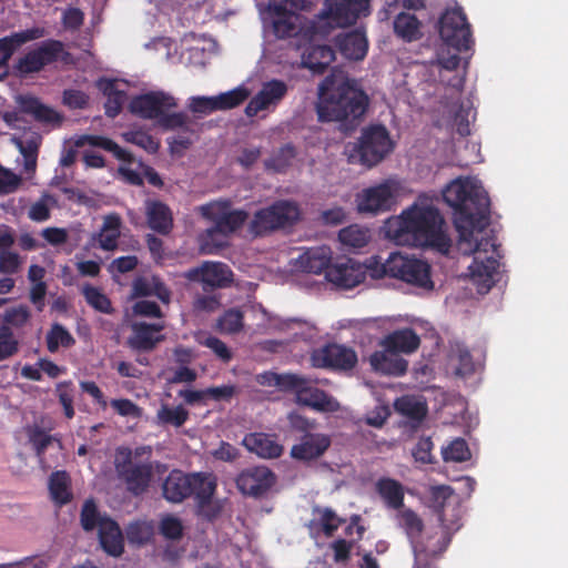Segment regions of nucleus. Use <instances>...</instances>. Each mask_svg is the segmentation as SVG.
<instances>
[{
    "instance_id": "obj_33",
    "label": "nucleus",
    "mask_w": 568,
    "mask_h": 568,
    "mask_svg": "<svg viewBox=\"0 0 568 568\" xmlns=\"http://www.w3.org/2000/svg\"><path fill=\"white\" fill-rule=\"evenodd\" d=\"M381 345L399 355L410 354L419 347L420 338L412 328H402L385 336Z\"/></svg>"
},
{
    "instance_id": "obj_13",
    "label": "nucleus",
    "mask_w": 568,
    "mask_h": 568,
    "mask_svg": "<svg viewBox=\"0 0 568 568\" xmlns=\"http://www.w3.org/2000/svg\"><path fill=\"white\" fill-rule=\"evenodd\" d=\"M443 42L457 51L469 50L474 43L470 24L462 8L447 9L438 20Z\"/></svg>"
},
{
    "instance_id": "obj_11",
    "label": "nucleus",
    "mask_w": 568,
    "mask_h": 568,
    "mask_svg": "<svg viewBox=\"0 0 568 568\" xmlns=\"http://www.w3.org/2000/svg\"><path fill=\"white\" fill-rule=\"evenodd\" d=\"M300 220V207L295 202L280 200L254 213L248 230L254 236H264L276 230L294 225Z\"/></svg>"
},
{
    "instance_id": "obj_55",
    "label": "nucleus",
    "mask_w": 568,
    "mask_h": 568,
    "mask_svg": "<svg viewBox=\"0 0 568 568\" xmlns=\"http://www.w3.org/2000/svg\"><path fill=\"white\" fill-rule=\"evenodd\" d=\"M244 314L239 308H229L217 321V326L222 332L233 334L243 328Z\"/></svg>"
},
{
    "instance_id": "obj_2",
    "label": "nucleus",
    "mask_w": 568,
    "mask_h": 568,
    "mask_svg": "<svg viewBox=\"0 0 568 568\" xmlns=\"http://www.w3.org/2000/svg\"><path fill=\"white\" fill-rule=\"evenodd\" d=\"M366 273L375 280L397 278L424 290H432L430 266L427 262L393 252L386 260L371 256L362 265L352 258L333 264L326 272V278L341 288H353L361 284Z\"/></svg>"
},
{
    "instance_id": "obj_25",
    "label": "nucleus",
    "mask_w": 568,
    "mask_h": 568,
    "mask_svg": "<svg viewBox=\"0 0 568 568\" xmlns=\"http://www.w3.org/2000/svg\"><path fill=\"white\" fill-rule=\"evenodd\" d=\"M163 328L164 325L162 323H134L132 325V336L129 339V344L136 351H152L164 339V336L159 334Z\"/></svg>"
},
{
    "instance_id": "obj_5",
    "label": "nucleus",
    "mask_w": 568,
    "mask_h": 568,
    "mask_svg": "<svg viewBox=\"0 0 568 568\" xmlns=\"http://www.w3.org/2000/svg\"><path fill=\"white\" fill-rule=\"evenodd\" d=\"M216 485L202 473L185 474L180 469L169 473L162 484L163 497L173 504H180L194 496L199 507L211 504Z\"/></svg>"
},
{
    "instance_id": "obj_59",
    "label": "nucleus",
    "mask_w": 568,
    "mask_h": 568,
    "mask_svg": "<svg viewBox=\"0 0 568 568\" xmlns=\"http://www.w3.org/2000/svg\"><path fill=\"white\" fill-rule=\"evenodd\" d=\"M28 436L37 457L42 459L48 447L54 440V437L47 434L45 430L37 426L28 429Z\"/></svg>"
},
{
    "instance_id": "obj_60",
    "label": "nucleus",
    "mask_w": 568,
    "mask_h": 568,
    "mask_svg": "<svg viewBox=\"0 0 568 568\" xmlns=\"http://www.w3.org/2000/svg\"><path fill=\"white\" fill-rule=\"evenodd\" d=\"M161 535L170 540H179L183 536L182 521L174 516H166L160 523Z\"/></svg>"
},
{
    "instance_id": "obj_19",
    "label": "nucleus",
    "mask_w": 568,
    "mask_h": 568,
    "mask_svg": "<svg viewBox=\"0 0 568 568\" xmlns=\"http://www.w3.org/2000/svg\"><path fill=\"white\" fill-rule=\"evenodd\" d=\"M204 217L214 222V225L227 237L237 231L247 220L248 214L243 210H229L226 203H211L202 206Z\"/></svg>"
},
{
    "instance_id": "obj_28",
    "label": "nucleus",
    "mask_w": 568,
    "mask_h": 568,
    "mask_svg": "<svg viewBox=\"0 0 568 568\" xmlns=\"http://www.w3.org/2000/svg\"><path fill=\"white\" fill-rule=\"evenodd\" d=\"M369 364L375 372L393 376H402L408 368V362L387 347L374 352L369 356Z\"/></svg>"
},
{
    "instance_id": "obj_30",
    "label": "nucleus",
    "mask_w": 568,
    "mask_h": 568,
    "mask_svg": "<svg viewBox=\"0 0 568 568\" xmlns=\"http://www.w3.org/2000/svg\"><path fill=\"white\" fill-rule=\"evenodd\" d=\"M335 45L344 58L354 61L363 60L368 50V41L361 30L338 34Z\"/></svg>"
},
{
    "instance_id": "obj_3",
    "label": "nucleus",
    "mask_w": 568,
    "mask_h": 568,
    "mask_svg": "<svg viewBox=\"0 0 568 568\" xmlns=\"http://www.w3.org/2000/svg\"><path fill=\"white\" fill-rule=\"evenodd\" d=\"M386 233L397 243L413 241L420 246L435 247L440 253H448L450 239L445 232V220L439 210L429 204H413L407 210L386 223Z\"/></svg>"
},
{
    "instance_id": "obj_38",
    "label": "nucleus",
    "mask_w": 568,
    "mask_h": 568,
    "mask_svg": "<svg viewBox=\"0 0 568 568\" xmlns=\"http://www.w3.org/2000/svg\"><path fill=\"white\" fill-rule=\"evenodd\" d=\"M376 490L385 505L392 509H400L404 505L403 485L392 478H381L376 484Z\"/></svg>"
},
{
    "instance_id": "obj_36",
    "label": "nucleus",
    "mask_w": 568,
    "mask_h": 568,
    "mask_svg": "<svg viewBox=\"0 0 568 568\" xmlns=\"http://www.w3.org/2000/svg\"><path fill=\"white\" fill-rule=\"evenodd\" d=\"M73 143L75 148H82L84 145H90L93 148H100L104 151L111 152L115 159L120 161H130L131 154L122 149L118 143L113 140L95 134H82L77 135L73 139Z\"/></svg>"
},
{
    "instance_id": "obj_4",
    "label": "nucleus",
    "mask_w": 568,
    "mask_h": 568,
    "mask_svg": "<svg viewBox=\"0 0 568 568\" xmlns=\"http://www.w3.org/2000/svg\"><path fill=\"white\" fill-rule=\"evenodd\" d=\"M151 453L150 447H138L132 452L129 447H118L115 450L114 467L119 479L133 496H141L148 491L154 477V471L165 468L164 465L152 462L150 458L139 460L142 454Z\"/></svg>"
},
{
    "instance_id": "obj_52",
    "label": "nucleus",
    "mask_w": 568,
    "mask_h": 568,
    "mask_svg": "<svg viewBox=\"0 0 568 568\" xmlns=\"http://www.w3.org/2000/svg\"><path fill=\"white\" fill-rule=\"evenodd\" d=\"M109 517H102L93 499H87L82 506L80 521L85 531L101 528V523Z\"/></svg>"
},
{
    "instance_id": "obj_14",
    "label": "nucleus",
    "mask_w": 568,
    "mask_h": 568,
    "mask_svg": "<svg viewBox=\"0 0 568 568\" xmlns=\"http://www.w3.org/2000/svg\"><path fill=\"white\" fill-rule=\"evenodd\" d=\"M394 143L384 125L375 124L363 130L357 144L362 164L371 168L393 151Z\"/></svg>"
},
{
    "instance_id": "obj_61",
    "label": "nucleus",
    "mask_w": 568,
    "mask_h": 568,
    "mask_svg": "<svg viewBox=\"0 0 568 568\" xmlns=\"http://www.w3.org/2000/svg\"><path fill=\"white\" fill-rule=\"evenodd\" d=\"M30 318V312L27 306L20 305L18 307H12L6 311L4 314V325L22 327L28 323Z\"/></svg>"
},
{
    "instance_id": "obj_41",
    "label": "nucleus",
    "mask_w": 568,
    "mask_h": 568,
    "mask_svg": "<svg viewBox=\"0 0 568 568\" xmlns=\"http://www.w3.org/2000/svg\"><path fill=\"white\" fill-rule=\"evenodd\" d=\"M335 60V52L329 45H314L304 58V64L314 73L322 74Z\"/></svg>"
},
{
    "instance_id": "obj_56",
    "label": "nucleus",
    "mask_w": 568,
    "mask_h": 568,
    "mask_svg": "<svg viewBox=\"0 0 568 568\" xmlns=\"http://www.w3.org/2000/svg\"><path fill=\"white\" fill-rule=\"evenodd\" d=\"M153 535V527L151 524L142 520L131 523L126 527V537L129 542L143 545L146 544Z\"/></svg>"
},
{
    "instance_id": "obj_7",
    "label": "nucleus",
    "mask_w": 568,
    "mask_h": 568,
    "mask_svg": "<svg viewBox=\"0 0 568 568\" xmlns=\"http://www.w3.org/2000/svg\"><path fill=\"white\" fill-rule=\"evenodd\" d=\"M262 384L275 386L284 392H294L296 402L318 412L333 413L337 410L338 403L326 392L311 386L310 379L292 373H267L262 376Z\"/></svg>"
},
{
    "instance_id": "obj_20",
    "label": "nucleus",
    "mask_w": 568,
    "mask_h": 568,
    "mask_svg": "<svg viewBox=\"0 0 568 568\" xmlns=\"http://www.w3.org/2000/svg\"><path fill=\"white\" fill-rule=\"evenodd\" d=\"M274 484L275 475L265 466H256L245 469L236 479V485L240 491L252 497H261L265 495Z\"/></svg>"
},
{
    "instance_id": "obj_51",
    "label": "nucleus",
    "mask_w": 568,
    "mask_h": 568,
    "mask_svg": "<svg viewBox=\"0 0 568 568\" xmlns=\"http://www.w3.org/2000/svg\"><path fill=\"white\" fill-rule=\"evenodd\" d=\"M122 138L124 141L138 145L150 154L156 153L160 148L159 141L143 130H129L122 133Z\"/></svg>"
},
{
    "instance_id": "obj_26",
    "label": "nucleus",
    "mask_w": 568,
    "mask_h": 568,
    "mask_svg": "<svg viewBox=\"0 0 568 568\" xmlns=\"http://www.w3.org/2000/svg\"><path fill=\"white\" fill-rule=\"evenodd\" d=\"M250 94L247 88L240 85L215 97L193 95L189 98L185 106H240Z\"/></svg>"
},
{
    "instance_id": "obj_58",
    "label": "nucleus",
    "mask_w": 568,
    "mask_h": 568,
    "mask_svg": "<svg viewBox=\"0 0 568 568\" xmlns=\"http://www.w3.org/2000/svg\"><path fill=\"white\" fill-rule=\"evenodd\" d=\"M19 351V342L8 325H0V362L10 358Z\"/></svg>"
},
{
    "instance_id": "obj_54",
    "label": "nucleus",
    "mask_w": 568,
    "mask_h": 568,
    "mask_svg": "<svg viewBox=\"0 0 568 568\" xmlns=\"http://www.w3.org/2000/svg\"><path fill=\"white\" fill-rule=\"evenodd\" d=\"M442 453L445 462L463 463L471 457L468 444L463 438L454 439Z\"/></svg>"
},
{
    "instance_id": "obj_21",
    "label": "nucleus",
    "mask_w": 568,
    "mask_h": 568,
    "mask_svg": "<svg viewBox=\"0 0 568 568\" xmlns=\"http://www.w3.org/2000/svg\"><path fill=\"white\" fill-rule=\"evenodd\" d=\"M395 203V194L388 182L365 189L358 195L357 207L359 212L378 214L390 211Z\"/></svg>"
},
{
    "instance_id": "obj_23",
    "label": "nucleus",
    "mask_w": 568,
    "mask_h": 568,
    "mask_svg": "<svg viewBox=\"0 0 568 568\" xmlns=\"http://www.w3.org/2000/svg\"><path fill=\"white\" fill-rule=\"evenodd\" d=\"M44 36L43 28H31L19 32H13L8 37L0 39V80L9 74V60L14 51L22 44L40 39Z\"/></svg>"
},
{
    "instance_id": "obj_34",
    "label": "nucleus",
    "mask_w": 568,
    "mask_h": 568,
    "mask_svg": "<svg viewBox=\"0 0 568 568\" xmlns=\"http://www.w3.org/2000/svg\"><path fill=\"white\" fill-rule=\"evenodd\" d=\"M99 540L103 550L114 557L122 555L124 539L120 526L113 519H104L99 529Z\"/></svg>"
},
{
    "instance_id": "obj_50",
    "label": "nucleus",
    "mask_w": 568,
    "mask_h": 568,
    "mask_svg": "<svg viewBox=\"0 0 568 568\" xmlns=\"http://www.w3.org/2000/svg\"><path fill=\"white\" fill-rule=\"evenodd\" d=\"M452 359L457 361L456 375L465 377L474 374L475 363L469 349L465 345L457 343L452 348Z\"/></svg>"
},
{
    "instance_id": "obj_45",
    "label": "nucleus",
    "mask_w": 568,
    "mask_h": 568,
    "mask_svg": "<svg viewBox=\"0 0 568 568\" xmlns=\"http://www.w3.org/2000/svg\"><path fill=\"white\" fill-rule=\"evenodd\" d=\"M45 344L50 353H55L59 347H72L75 339L62 324L53 323L45 335Z\"/></svg>"
},
{
    "instance_id": "obj_46",
    "label": "nucleus",
    "mask_w": 568,
    "mask_h": 568,
    "mask_svg": "<svg viewBox=\"0 0 568 568\" xmlns=\"http://www.w3.org/2000/svg\"><path fill=\"white\" fill-rule=\"evenodd\" d=\"M369 239V231L356 224L344 227L338 232L339 242L349 248H363L368 244Z\"/></svg>"
},
{
    "instance_id": "obj_40",
    "label": "nucleus",
    "mask_w": 568,
    "mask_h": 568,
    "mask_svg": "<svg viewBox=\"0 0 568 568\" xmlns=\"http://www.w3.org/2000/svg\"><path fill=\"white\" fill-rule=\"evenodd\" d=\"M130 114L142 119H154L164 129L182 126L184 116L181 113L168 114L166 109H126Z\"/></svg>"
},
{
    "instance_id": "obj_63",
    "label": "nucleus",
    "mask_w": 568,
    "mask_h": 568,
    "mask_svg": "<svg viewBox=\"0 0 568 568\" xmlns=\"http://www.w3.org/2000/svg\"><path fill=\"white\" fill-rule=\"evenodd\" d=\"M342 523L343 519L338 518L333 509L324 508L322 510L320 524L322 526L323 532L327 537L333 536Z\"/></svg>"
},
{
    "instance_id": "obj_9",
    "label": "nucleus",
    "mask_w": 568,
    "mask_h": 568,
    "mask_svg": "<svg viewBox=\"0 0 568 568\" xmlns=\"http://www.w3.org/2000/svg\"><path fill=\"white\" fill-rule=\"evenodd\" d=\"M369 0H325L323 10L311 23L314 36L327 37L335 28L356 22L361 16L369 12Z\"/></svg>"
},
{
    "instance_id": "obj_64",
    "label": "nucleus",
    "mask_w": 568,
    "mask_h": 568,
    "mask_svg": "<svg viewBox=\"0 0 568 568\" xmlns=\"http://www.w3.org/2000/svg\"><path fill=\"white\" fill-rule=\"evenodd\" d=\"M20 266V256L16 252H0V274H16Z\"/></svg>"
},
{
    "instance_id": "obj_1",
    "label": "nucleus",
    "mask_w": 568,
    "mask_h": 568,
    "mask_svg": "<svg viewBox=\"0 0 568 568\" xmlns=\"http://www.w3.org/2000/svg\"><path fill=\"white\" fill-rule=\"evenodd\" d=\"M443 199L454 210L459 250L474 255L468 267L470 280L479 294H486L495 284L501 257L493 237L478 236L489 223L488 194L475 181L459 178L444 189Z\"/></svg>"
},
{
    "instance_id": "obj_31",
    "label": "nucleus",
    "mask_w": 568,
    "mask_h": 568,
    "mask_svg": "<svg viewBox=\"0 0 568 568\" xmlns=\"http://www.w3.org/2000/svg\"><path fill=\"white\" fill-rule=\"evenodd\" d=\"M243 445L262 458H277L284 450L275 435L265 433H250L245 435Z\"/></svg>"
},
{
    "instance_id": "obj_44",
    "label": "nucleus",
    "mask_w": 568,
    "mask_h": 568,
    "mask_svg": "<svg viewBox=\"0 0 568 568\" xmlns=\"http://www.w3.org/2000/svg\"><path fill=\"white\" fill-rule=\"evenodd\" d=\"M227 239L229 237L222 231L213 225L199 236L201 252L204 254H216L227 246Z\"/></svg>"
},
{
    "instance_id": "obj_49",
    "label": "nucleus",
    "mask_w": 568,
    "mask_h": 568,
    "mask_svg": "<svg viewBox=\"0 0 568 568\" xmlns=\"http://www.w3.org/2000/svg\"><path fill=\"white\" fill-rule=\"evenodd\" d=\"M156 417L159 419V423L163 425L181 427L187 420L189 412L182 405L171 407L164 404L158 410Z\"/></svg>"
},
{
    "instance_id": "obj_32",
    "label": "nucleus",
    "mask_w": 568,
    "mask_h": 568,
    "mask_svg": "<svg viewBox=\"0 0 568 568\" xmlns=\"http://www.w3.org/2000/svg\"><path fill=\"white\" fill-rule=\"evenodd\" d=\"M432 504L437 513L438 520L443 527V531L448 534L450 529H458L460 525H458L457 520L449 519L447 516V507L452 505L454 497V490L449 486H436L432 488L430 491Z\"/></svg>"
},
{
    "instance_id": "obj_29",
    "label": "nucleus",
    "mask_w": 568,
    "mask_h": 568,
    "mask_svg": "<svg viewBox=\"0 0 568 568\" xmlns=\"http://www.w3.org/2000/svg\"><path fill=\"white\" fill-rule=\"evenodd\" d=\"M332 252L327 246L311 247L304 251L296 260L297 270L305 273L321 274L332 266Z\"/></svg>"
},
{
    "instance_id": "obj_37",
    "label": "nucleus",
    "mask_w": 568,
    "mask_h": 568,
    "mask_svg": "<svg viewBox=\"0 0 568 568\" xmlns=\"http://www.w3.org/2000/svg\"><path fill=\"white\" fill-rule=\"evenodd\" d=\"M22 136L14 139L17 146L24 159V170L33 172L37 168V159L42 138L39 133L29 130Z\"/></svg>"
},
{
    "instance_id": "obj_27",
    "label": "nucleus",
    "mask_w": 568,
    "mask_h": 568,
    "mask_svg": "<svg viewBox=\"0 0 568 568\" xmlns=\"http://www.w3.org/2000/svg\"><path fill=\"white\" fill-rule=\"evenodd\" d=\"M144 205L149 227L161 235H168L173 229V214L169 205L151 199Z\"/></svg>"
},
{
    "instance_id": "obj_15",
    "label": "nucleus",
    "mask_w": 568,
    "mask_h": 568,
    "mask_svg": "<svg viewBox=\"0 0 568 568\" xmlns=\"http://www.w3.org/2000/svg\"><path fill=\"white\" fill-rule=\"evenodd\" d=\"M0 116L9 128L24 132L31 130L36 122L43 128H59L64 119L57 109H13L0 112Z\"/></svg>"
},
{
    "instance_id": "obj_16",
    "label": "nucleus",
    "mask_w": 568,
    "mask_h": 568,
    "mask_svg": "<svg viewBox=\"0 0 568 568\" xmlns=\"http://www.w3.org/2000/svg\"><path fill=\"white\" fill-rule=\"evenodd\" d=\"M358 362L356 352L346 345L328 343L311 354V363L316 368L346 372L353 369Z\"/></svg>"
},
{
    "instance_id": "obj_12",
    "label": "nucleus",
    "mask_w": 568,
    "mask_h": 568,
    "mask_svg": "<svg viewBox=\"0 0 568 568\" xmlns=\"http://www.w3.org/2000/svg\"><path fill=\"white\" fill-rule=\"evenodd\" d=\"M397 517L399 519L400 527L405 530L412 542L417 561L415 568H430L428 564L423 566L419 564L422 557H435L444 552L450 542V537L446 531H442L436 545H430L429 542L433 537H429L427 542L420 541L419 538L424 528V523L420 517L412 509L400 510Z\"/></svg>"
},
{
    "instance_id": "obj_6",
    "label": "nucleus",
    "mask_w": 568,
    "mask_h": 568,
    "mask_svg": "<svg viewBox=\"0 0 568 568\" xmlns=\"http://www.w3.org/2000/svg\"><path fill=\"white\" fill-rule=\"evenodd\" d=\"M313 0H268L262 12L265 33L278 40L294 38L301 32V17L294 10H308Z\"/></svg>"
},
{
    "instance_id": "obj_18",
    "label": "nucleus",
    "mask_w": 568,
    "mask_h": 568,
    "mask_svg": "<svg viewBox=\"0 0 568 568\" xmlns=\"http://www.w3.org/2000/svg\"><path fill=\"white\" fill-rule=\"evenodd\" d=\"M63 51V44L59 40H45L34 50L29 51L16 63L19 73L29 74L39 72L45 65L55 62Z\"/></svg>"
},
{
    "instance_id": "obj_24",
    "label": "nucleus",
    "mask_w": 568,
    "mask_h": 568,
    "mask_svg": "<svg viewBox=\"0 0 568 568\" xmlns=\"http://www.w3.org/2000/svg\"><path fill=\"white\" fill-rule=\"evenodd\" d=\"M368 109H316L321 122H337L338 130L345 135L352 134L362 123Z\"/></svg>"
},
{
    "instance_id": "obj_22",
    "label": "nucleus",
    "mask_w": 568,
    "mask_h": 568,
    "mask_svg": "<svg viewBox=\"0 0 568 568\" xmlns=\"http://www.w3.org/2000/svg\"><path fill=\"white\" fill-rule=\"evenodd\" d=\"M332 439L323 433H306L292 446L291 456L296 460L312 462L322 457L331 447Z\"/></svg>"
},
{
    "instance_id": "obj_8",
    "label": "nucleus",
    "mask_w": 568,
    "mask_h": 568,
    "mask_svg": "<svg viewBox=\"0 0 568 568\" xmlns=\"http://www.w3.org/2000/svg\"><path fill=\"white\" fill-rule=\"evenodd\" d=\"M95 88L106 98L104 106H178L179 100L163 90H151L129 101V83L121 79L99 78Z\"/></svg>"
},
{
    "instance_id": "obj_35",
    "label": "nucleus",
    "mask_w": 568,
    "mask_h": 568,
    "mask_svg": "<svg viewBox=\"0 0 568 568\" xmlns=\"http://www.w3.org/2000/svg\"><path fill=\"white\" fill-rule=\"evenodd\" d=\"M287 84L277 79L264 82L261 90L246 106H270L277 104L287 93Z\"/></svg>"
},
{
    "instance_id": "obj_42",
    "label": "nucleus",
    "mask_w": 568,
    "mask_h": 568,
    "mask_svg": "<svg viewBox=\"0 0 568 568\" xmlns=\"http://www.w3.org/2000/svg\"><path fill=\"white\" fill-rule=\"evenodd\" d=\"M49 491L52 500L59 506L71 501L70 477L67 471L58 470L51 474L49 478Z\"/></svg>"
},
{
    "instance_id": "obj_43",
    "label": "nucleus",
    "mask_w": 568,
    "mask_h": 568,
    "mask_svg": "<svg viewBox=\"0 0 568 568\" xmlns=\"http://www.w3.org/2000/svg\"><path fill=\"white\" fill-rule=\"evenodd\" d=\"M121 217L113 213L104 217L102 227L99 233L100 247L105 251H113L118 246L120 237Z\"/></svg>"
},
{
    "instance_id": "obj_47",
    "label": "nucleus",
    "mask_w": 568,
    "mask_h": 568,
    "mask_svg": "<svg viewBox=\"0 0 568 568\" xmlns=\"http://www.w3.org/2000/svg\"><path fill=\"white\" fill-rule=\"evenodd\" d=\"M296 156V150L293 144L287 143L280 148L270 159L265 160L264 165L266 170H272L276 173H284L292 164Z\"/></svg>"
},
{
    "instance_id": "obj_53",
    "label": "nucleus",
    "mask_w": 568,
    "mask_h": 568,
    "mask_svg": "<svg viewBox=\"0 0 568 568\" xmlns=\"http://www.w3.org/2000/svg\"><path fill=\"white\" fill-rule=\"evenodd\" d=\"M82 294L87 303L95 311H99L104 314L112 313L113 308L111 305V301L99 288L87 284L82 288Z\"/></svg>"
},
{
    "instance_id": "obj_10",
    "label": "nucleus",
    "mask_w": 568,
    "mask_h": 568,
    "mask_svg": "<svg viewBox=\"0 0 568 568\" xmlns=\"http://www.w3.org/2000/svg\"><path fill=\"white\" fill-rule=\"evenodd\" d=\"M322 102L334 106H368L369 98L355 80L341 70H333L318 87Z\"/></svg>"
},
{
    "instance_id": "obj_17",
    "label": "nucleus",
    "mask_w": 568,
    "mask_h": 568,
    "mask_svg": "<svg viewBox=\"0 0 568 568\" xmlns=\"http://www.w3.org/2000/svg\"><path fill=\"white\" fill-rule=\"evenodd\" d=\"M233 276L227 264L213 261H205L201 265L187 270L184 274L190 282L201 283L205 292L231 286Z\"/></svg>"
},
{
    "instance_id": "obj_57",
    "label": "nucleus",
    "mask_w": 568,
    "mask_h": 568,
    "mask_svg": "<svg viewBox=\"0 0 568 568\" xmlns=\"http://www.w3.org/2000/svg\"><path fill=\"white\" fill-rule=\"evenodd\" d=\"M55 393L59 399V403L63 407V412L67 418L71 419L74 416L73 408V397H74V388L73 383L71 381L60 382L55 386Z\"/></svg>"
},
{
    "instance_id": "obj_48",
    "label": "nucleus",
    "mask_w": 568,
    "mask_h": 568,
    "mask_svg": "<svg viewBox=\"0 0 568 568\" xmlns=\"http://www.w3.org/2000/svg\"><path fill=\"white\" fill-rule=\"evenodd\" d=\"M395 408L399 414L415 422H422L427 414L426 404L409 396L398 398L395 402Z\"/></svg>"
},
{
    "instance_id": "obj_62",
    "label": "nucleus",
    "mask_w": 568,
    "mask_h": 568,
    "mask_svg": "<svg viewBox=\"0 0 568 568\" xmlns=\"http://www.w3.org/2000/svg\"><path fill=\"white\" fill-rule=\"evenodd\" d=\"M434 444L429 437H422L416 443L413 449V456L416 462L422 464H432L433 460V450Z\"/></svg>"
},
{
    "instance_id": "obj_39",
    "label": "nucleus",
    "mask_w": 568,
    "mask_h": 568,
    "mask_svg": "<svg viewBox=\"0 0 568 568\" xmlns=\"http://www.w3.org/2000/svg\"><path fill=\"white\" fill-rule=\"evenodd\" d=\"M395 34L406 42H413L422 37L420 21L415 14L400 12L394 19Z\"/></svg>"
}]
</instances>
